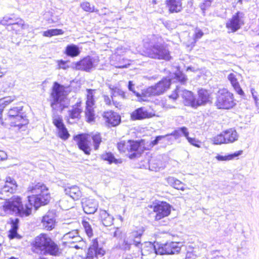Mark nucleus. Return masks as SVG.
<instances>
[{"mask_svg": "<svg viewBox=\"0 0 259 259\" xmlns=\"http://www.w3.org/2000/svg\"><path fill=\"white\" fill-rule=\"evenodd\" d=\"M28 191L34 194L27 197L28 204L24 205L20 197L14 196L6 201L0 207V214L4 216L15 214L22 217H27L31 214L32 206L37 209L41 205L48 204L50 200L49 190L43 183L32 184L28 188Z\"/></svg>", "mask_w": 259, "mask_h": 259, "instance_id": "1", "label": "nucleus"}, {"mask_svg": "<svg viewBox=\"0 0 259 259\" xmlns=\"http://www.w3.org/2000/svg\"><path fill=\"white\" fill-rule=\"evenodd\" d=\"M51 98V106L53 111V123L58 129L60 128L65 125L63 122L62 117L58 115L56 112L59 110L62 111L64 108L62 102L66 98L65 87L57 82H55L52 88Z\"/></svg>", "mask_w": 259, "mask_h": 259, "instance_id": "2", "label": "nucleus"}, {"mask_svg": "<svg viewBox=\"0 0 259 259\" xmlns=\"http://www.w3.org/2000/svg\"><path fill=\"white\" fill-rule=\"evenodd\" d=\"M31 245L32 251L41 255L57 256L60 253L58 245L47 234L41 233L35 237Z\"/></svg>", "mask_w": 259, "mask_h": 259, "instance_id": "3", "label": "nucleus"}, {"mask_svg": "<svg viewBox=\"0 0 259 259\" xmlns=\"http://www.w3.org/2000/svg\"><path fill=\"white\" fill-rule=\"evenodd\" d=\"M156 39V35H150L144 40V55L152 59L170 60L171 57L168 48L162 44H154Z\"/></svg>", "mask_w": 259, "mask_h": 259, "instance_id": "4", "label": "nucleus"}, {"mask_svg": "<svg viewBox=\"0 0 259 259\" xmlns=\"http://www.w3.org/2000/svg\"><path fill=\"white\" fill-rule=\"evenodd\" d=\"M117 148L120 152L126 153L131 159L140 157L144 152V147L137 141H121L118 143Z\"/></svg>", "mask_w": 259, "mask_h": 259, "instance_id": "5", "label": "nucleus"}, {"mask_svg": "<svg viewBox=\"0 0 259 259\" xmlns=\"http://www.w3.org/2000/svg\"><path fill=\"white\" fill-rule=\"evenodd\" d=\"M22 109V106L13 107L9 109L6 120L10 123L11 126H22L28 123Z\"/></svg>", "mask_w": 259, "mask_h": 259, "instance_id": "6", "label": "nucleus"}, {"mask_svg": "<svg viewBox=\"0 0 259 259\" xmlns=\"http://www.w3.org/2000/svg\"><path fill=\"white\" fill-rule=\"evenodd\" d=\"M215 104L219 109L232 108L235 105L233 94L226 89L220 90L218 93Z\"/></svg>", "mask_w": 259, "mask_h": 259, "instance_id": "7", "label": "nucleus"}, {"mask_svg": "<svg viewBox=\"0 0 259 259\" xmlns=\"http://www.w3.org/2000/svg\"><path fill=\"white\" fill-rule=\"evenodd\" d=\"M179 96H181L184 99V104L186 106H190L195 108L196 99L194 97L191 92L177 87L175 91L169 97L175 100Z\"/></svg>", "mask_w": 259, "mask_h": 259, "instance_id": "8", "label": "nucleus"}, {"mask_svg": "<svg viewBox=\"0 0 259 259\" xmlns=\"http://www.w3.org/2000/svg\"><path fill=\"white\" fill-rule=\"evenodd\" d=\"M170 80L169 78H164L156 85L147 89L145 94L147 96H158L164 93L169 88Z\"/></svg>", "mask_w": 259, "mask_h": 259, "instance_id": "9", "label": "nucleus"}, {"mask_svg": "<svg viewBox=\"0 0 259 259\" xmlns=\"http://www.w3.org/2000/svg\"><path fill=\"white\" fill-rule=\"evenodd\" d=\"M17 187L14 179L10 177L6 178L5 185L0 189V199L7 200L8 197L16 190Z\"/></svg>", "mask_w": 259, "mask_h": 259, "instance_id": "10", "label": "nucleus"}, {"mask_svg": "<svg viewBox=\"0 0 259 259\" xmlns=\"http://www.w3.org/2000/svg\"><path fill=\"white\" fill-rule=\"evenodd\" d=\"M98 64V59L88 56L75 64L77 70H81L90 72L95 68Z\"/></svg>", "mask_w": 259, "mask_h": 259, "instance_id": "11", "label": "nucleus"}, {"mask_svg": "<svg viewBox=\"0 0 259 259\" xmlns=\"http://www.w3.org/2000/svg\"><path fill=\"white\" fill-rule=\"evenodd\" d=\"M153 211L156 213L155 220L158 221L170 214L171 206L165 202H161L154 206Z\"/></svg>", "mask_w": 259, "mask_h": 259, "instance_id": "12", "label": "nucleus"}, {"mask_svg": "<svg viewBox=\"0 0 259 259\" xmlns=\"http://www.w3.org/2000/svg\"><path fill=\"white\" fill-rule=\"evenodd\" d=\"M181 250V247L179 246V243L171 242L163 245L161 247L155 250L156 254H173L179 253Z\"/></svg>", "mask_w": 259, "mask_h": 259, "instance_id": "13", "label": "nucleus"}, {"mask_svg": "<svg viewBox=\"0 0 259 259\" xmlns=\"http://www.w3.org/2000/svg\"><path fill=\"white\" fill-rule=\"evenodd\" d=\"M242 15V13L237 12L227 22L226 28L230 30L231 32H236L244 24Z\"/></svg>", "mask_w": 259, "mask_h": 259, "instance_id": "14", "label": "nucleus"}, {"mask_svg": "<svg viewBox=\"0 0 259 259\" xmlns=\"http://www.w3.org/2000/svg\"><path fill=\"white\" fill-rule=\"evenodd\" d=\"M74 140L77 142L78 148L83 151L87 155H90L91 148L90 146V141L88 139V136L86 135H78L76 136Z\"/></svg>", "mask_w": 259, "mask_h": 259, "instance_id": "15", "label": "nucleus"}, {"mask_svg": "<svg viewBox=\"0 0 259 259\" xmlns=\"http://www.w3.org/2000/svg\"><path fill=\"white\" fill-rule=\"evenodd\" d=\"M227 78L236 93L240 95H243L244 92L239 84V81L242 79V75L236 72H233L228 75Z\"/></svg>", "mask_w": 259, "mask_h": 259, "instance_id": "16", "label": "nucleus"}, {"mask_svg": "<svg viewBox=\"0 0 259 259\" xmlns=\"http://www.w3.org/2000/svg\"><path fill=\"white\" fill-rule=\"evenodd\" d=\"M81 203L84 212L87 214H93L98 209V203L95 199L83 198Z\"/></svg>", "mask_w": 259, "mask_h": 259, "instance_id": "17", "label": "nucleus"}, {"mask_svg": "<svg viewBox=\"0 0 259 259\" xmlns=\"http://www.w3.org/2000/svg\"><path fill=\"white\" fill-rule=\"evenodd\" d=\"M104 250L98 247V242L97 239L93 240L92 244L90 246L86 259H94V256H102L104 254Z\"/></svg>", "mask_w": 259, "mask_h": 259, "instance_id": "18", "label": "nucleus"}, {"mask_svg": "<svg viewBox=\"0 0 259 259\" xmlns=\"http://www.w3.org/2000/svg\"><path fill=\"white\" fill-rule=\"evenodd\" d=\"M152 112H149L145 107H140L134 110L131 114V118L133 120H141L152 117Z\"/></svg>", "mask_w": 259, "mask_h": 259, "instance_id": "19", "label": "nucleus"}, {"mask_svg": "<svg viewBox=\"0 0 259 259\" xmlns=\"http://www.w3.org/2000/svg\"><path fill=\"white\" fill-rule=\"evenodd\" d=\"M103 118L108 126H115L120 122V117L116 113L112 111L104 113Z\"/></svg>", "mask_w": 259, "mask_h": 259, "instance_id": "20", "label": "nucleus"}, {"mask_svg": "<svg viewBox=\"0 0 259 259\" xmlns=\"http://www.w3.org/2000/svg\"><path fill=\"white\" fill-rule=\"evenodd\" d=\"M63 238L67 243H74L82 241V238L79 235L77 230H73L66 233Z\"/></svg>", "mask_w": 259, "mask_h": 259, "instance_id": "21", "label": "nucleus"}, {"mask_svg": "<svg viewBox=\"0 0 259 259\" xmlns=\"http://www.w3.org/2000/svg\"><path fill=\"white\" fill-rule=\"evenodd\" d=\"M64 192L74 200H78L81 196V192L79 187L76 185L65 187Z\"/></svg>", "mask_w": 259, "mask_h": 259, "instance_id": "22", "label": "nucleus"}, {"mask_svg": "<svg viewBox=\"0 0 259 259\" xmlns=\"http://www.w3.org/2000/svg\"><path fill=\"white\" fill-rule=\"evenodd\" d=\"M165 4L171 13H178L182 10V0H166Z\"/></svg>", "mask_w": 259, "mask_h": 259, "instance_id": "23", "label": "nucleus"}, {"mask_svg": "<svg viewBox=\"0 0 259 259\" xmlns=\"http://www.w3.org/2000/svg\"><path fill=\"white\" fill-rule=\"evenodd\" d=\"M110 89L111 90V98L113 104L116 107H119L121 106V104L119 102H117L115 100V98L117 96H119L121 99H125V93L121 89L117 87H111L110 86Z\"/></svg>", "mask_w": 259, "mask_h": 259, "instance_id": "24", "label": "nucleus"}, {"mask_svg": "<svg viewBox=\"0 0 259 259\" xmlns=\"http://www.w3.org/2000/svg\"><path fill=\"white\" fill-rule=\"evenodd\" d=\"M42 226L47 230H52L55 225V220L54 215L49 213L43 217L41 220Z\"/></svg>", "mask_w": 259, "mask_h": 259, "instance_id": "25", "label": "nucleus"}, {"mask_svg": "<svg viewBox=\"0 0 259 259\" xmlns=\"http://www.w3.org/2000/svg\"><path fill=\"white\" fill-rule=\"evenodd\" d=\"M210 101V95L207 90L201 89L198 91V98L196 99L195 108Z\"/></svg>", "mask_w": 259, "mask_h": 259, "instance_id": "26", "label": "nucleus"}, {"mask_svg": "<svg viewBox=\"0 0 259 259\" xmlns=\"http://www.w3.org/2000/svg\"><path fill=\"white\" fill-rule=\"evenodd\" d=\"M226 144L233 143L238 139L239 135L234 128H230L224 132Z\"/></svg>", "mask_w": 259, "mask_h": 259, "instance_id": "27", "label": "nucleus"}, {"mask_svg": "<svg viewBox=\"0 0 259 259\" xmlns=\"http://www.w3.org/2000/svg\"><path fill=\"white\" fill-rule=\"evenodd\" d=\"M154 161L153 158H151L150 160L147 158L144 161L145 163L140 164V167L145 169L148 168L152 171H157L160 168V164L154 163Z\"/></svg>", "mask_w": 259, "mask_h": 259, "instance_id": "28", "label": "nucleus"}, {"mask_svg": "<svg viewBox=\"0 0 259 259\" xmlns=\"http://www.w3.org/2000/svg\"><path fill=\"white\" fill-rule=\"evenodd\" d=\"M100 219L105 226H110L113 224V218L106 211L100 210Z\"/></svg>", "mask_w": 259, "mask_h": 259, "instance_id": "29", "label": "nucleus"}, {"mask_svg": "<svg viewBox=\"0 0 259 259\" xmlns=\"http://www.w3.org/2000/svg\"><path fill=\"white\" fill-rule=\"evenodd\" d=\"M102 160L107 161L109 164L111 163H121L122 160L115 158L114 155L111 152H105L101 155Z\"/></svg>", "mask_w": 259, "mask_h": 259, "instance_id": "30", "label": "nucleus"}, {"mask_svg": "<svg viewBox=\"0 0 259 259\" xmlns=\"http://www.w3.org/2000/svg\"><path fill=\"white\" fill-rule=\"evenodd\" d=\"M167 182L170 186L174 188L184 191L185 190L184 184L180 180L176 179L174 177H169L167 178Z\"/></svg>", "mask_w": 259, "mask_h": 259, "instance_id": "31", "label": "nucleus"}, {"mask_svg": "<svg viewBox=\"0 0 259 259\" xmlns=\"http://www.w3.org/2000/svg\"><path fill=\"white\" fill-rule=\"evenodd\" d=\"M65 54L68 56L74 57L79 55L80 51L77 46L72 44L66 47Z\"/></svg>", "mask_w": 259, "mask_h": 259, "instance_id": "32", "label": "nucleus"}, {"mask_svg": "<svg viewBox=\"0 0 259 259\" xmlns=\"http://www.w3.org/2000/svg\"><path fill=\"white\" fill-rule=\"evenodd\" d=\"M242 153V151L240 150L235 152L233 154H229L226 156H222L220 155H218L215 158L219 161H229L230 160H232L234 158L240 155Z\"/></svg>", "mask_w": 259, "mask_h": 259, "instance_id": "33", "label": "nucleus"}, {"mask_svg": "<svg viewBox=\"0 0 259 259\" xmlns=\"http://www.w3.org/2000/svg\"><path fill=\"white\" fill-rule=\"evenodd\" d=\"M24 21L19 18H17L16 23H15V24H14L12 26H11L10 28H8V29H11V30L15 31L16 33H18L22 29H24Z\"/></svg>", "mask_w": 259, "mask_h": 259, "instance_id": "34", "label": "nucleus"}, {"mask_svg": "<svg viewBox=\"0 0 259 259\" xmlns=\"http://www.w3.org/2000/svg\"><path fill=\"white\" fill-rule=\"evenodd\" d=\"M183 132V135L186 138V139L188 140V142L192 145L199 148L200 146L199 145L198 143H199V141L195 139V138H192L189 137V132L188 131L187 128H182Z\"/></svg>", "mask_w": 259, "mask_h": 259, "instance_id": "35", "label": "nucleus"}, {"mask_svg": "<svg viewBox=\"0 0 259 259\" xmlns=\"http://www.w3.org/2000/svg\"><path fill=\"white\" fill-rule=\"evenodd\" d=\"M91 138L93 141V145L95 150H98L100 143L102 142L101 136L99 133H92L91 135Z\"/></svg>", "mask_w": 259, "mask_h": 259, "instance_id": "36", "label": "nucleus"}, {"mask_svg": "<svg viewBox=\"0 0 259 259\" xmlns=\"http://www.w3.org/2000/svg\"><path fill=\"white\" fill-rule=\"evenodd\" d=\"M80 7L81 9L87 12H95L97 13H98L99 10L96 9L95 8V6L94 5H91L89 2H83L80 3Z\"/></svg>", "mask_w": 259, "mask_h": 259, "instance_id": "37", "label": "nucleus"}, {"mask_svg": "<svg viewBox=\"0 0 259 259\" xmlns=\"http://www.w3.org/2000/svg\"><path fill=\"white\" fill-rule=\"evenodd\" d=\"M79 104H80V103H77V106H73L71 110L68 111L69 116L71 118L76 119L79 118L81 112V110L79 108Z\"/></svg>", "mask_w": 259, "mask_h": 259, "instance_id": "38", "label": "nucleus"}, {"mask_svg": "<svg viewBox=\"0 0 259 259\" xmlns=\"http://www.w3.org/2000/svg\"><path fill=\"white\" fill-rule=\"evenodd\" d=\"M86 106H94L95 104L94 94L95 90L92 89H87Z\"/></svg>", "mask_w": 259, "mask_h": 259, "instance_id": "39", "label": "nucleus"}, {"mask_svg": "<svg viewBox=\"0 0 259 259\" xmlns=\"http://www.w3.org/2000/svg\"><path fill=\"white\" fill-rule=\"evenodd\" d=\"M85 117L88 122H92L95 119V113L93 106H86Z\"/></svg>", "mask_w": 259, "mask_h": 259, "instance_id": "40", "label": "nucleus"}, {"mask_svg": "<svg viewBox=\"0 0 259 259\" xmlns=\"http://www.w3.org/2000/svg\"><path fill=\"white\" fill-rule=\"evenodd\" d=\"M14 100V98L12 97L5 98L0 100V119H2V112L5 107Z\"/></svg>", "mask_w": 259, "mask_h": 259, "instance_id": "41", "label": "nucleus"}, {"mask_svg": "<svg viewBox=\"0 0 259 259\" xmlns=\"http://www.w3.org/2000/svg\"><path fill=\"white\" fill-rule=\"evenodd\" d=\"M63 30L59 29H52L45 31L43 33V35L46 37H51L52 36L63 34Z\"/></svg>", "mask_w": 259, "mask_h": 259, "instance_id": "42", "label": "nucleus"}, {"mask_svg": "<svg viewBox=\"0 0 259 259\" xmlns=\"http://www.w3.org/2000/svg\"><path fill=\"white\" fill-rule=\"evenodd\" d=\"M225 138L224 134V132L219 135L213 137L211 139L213 144L215 145H220L222 144H226Z\"/></svg>", "mask_w": 259, "mask_h": 259, "instance_id": "43", "label": "nucleus"}, {"mask_svg": "<svg viewBox=\"0 0 259 259\" xmlns=\"http://www.w3.org/2000/svg\"><path fill=\"white\" fill-rule=\"evenodd\" d=\"M82 225L88 236L89 237H92L93 235V229L89 223L85 220H83L82 222Z\"/></svg>", "mask_w": 259, "mask_h": 259, "instance_id": "44", "label": "nucleus"}, {"mask_svg": "<svg viewBox=\"0 0 259 259\" xmlns=\"http://www.w3.org/2000/svg\"><path fill=\"white\" fill-rule=\"evenodd\" d=\"M58 135L61 139L64 140H67L70 136L65 125L58 128Z\"/></svg>", "mask_w": 259, "mask_h": 259, "instance_id": "45", "label": "nucleus"}, {"mask_svg": "<svg viewBox=\"0 0 259 259\" xmlns=\"http://www.w3.org/2000/svg\"><path fill=\"white\" fill-rule=\"evenodd\" d=\"M187 128L186 127L183 126L182 127H179L177 130H175L174 132H172L170 134L167 135L168 136H173L175 137V139H178L180 137H181L182 134L183 135V132L182 130V128Z\"/></svg>", "mask_w": 259, "mask_h": 259, "instance_id": "46", "label": "nucleus"}, {"mask_svg": "<svg viewBox=\"0 0 259 259\" xmlns=\"http://www.w3.org/2000/svg\"><path fill=\"white\" fill-rule=\"evenodd\" d=\"M58 69H66L69 68V66L67 65V61L63 60L58 61Z\"/></svg>", "mask_w": 259, "mask_h": 259, "instance_id": "47", "label": "nucleus"}, {"mask_svg": "<svg viewBox=\"0 0 259 259\" xmlns=\"http://www.w3.org/2000/svg\"><path fill=\"white\" fill-rule=\"evenodd\" d=\"M176 76L177 79L182 83H184L187 80L185 75L181 72H178L177 73Z\"/></svg>", "mask_w": 259, "mask_h": 259, "instance_id": "48", "label": "nucleus"}, {"mask_svg": "<svg viewBox=\"0 0 259 259\" xmlns=\"http://www.w3.org/2000/svg\"><path fill=\"white\" fill-rule=\"evenodd\" d=\"M14 16V15H12L11 16H5L4 17L3 20L1 21V23L3 25H8L9 22L12 20V18Z\"/></svg>", "mask_w": 259, "mask_h": 259, "instance_id": "49", "label": "nucleus"}, {"mask_svg": "<svg viewBox=\"0 0 259 259\" xmlns=\"http://www.w3.org/2000/svg\"><path fill=\"white\" fill-rule=\"evenodd\" d=\"M134 86H135V84L133 83L132 81H128V90L132 92L134 94H135L136 95V96L140 97V94L139 93L136 92L134 90Z\"/></svg>", "mask_w": 259, "mask_h": 259, "instance_id": "50", "label": "nucleus"}, {"mask_svg": "<svg viewBox=\"0 0 259 259\" xmlns=\"http://www.w3.org/2000/svg\"><path fill=\"white\" fill-rule=\"evenodd\" d=\"M19 220L16 219L15 220H12L11 222V230L17 231L18 229Z\"/></svg>", "mask_w": 259, "mask_h": 259, "instance_id": "51", "label": "nucleus"}, {"mask_svg": "<svg viewBox=\"0 0 259 259\" xmlns=\"http://www.w3.org/2000/svg\"><path fill=\"white\" fill-rule=\"evenodd\" d=\"M9 236L10 239H14L15 238H20L21 237L17 233V231L11 230L10 231Z\"/></svg>", "mask_w": 259, "mask_h": 259, "instance_id": "52", "label": "nucleus"}, {"mask_svg": "<svg viewBox=\"0 0 259 259\" xmlns=\"http://www.w3.org/2000/svg\"><path fill=\"white\" fill-rule=\"evenodd\" d=\"M210 5V1H206L204 3L201 4L200 6V7L201 10L203 11V13H204L205 10L206 9L207 7H209Z\"/></svg>", "mask_w": 259, "mask_h": 259, "instance_id": "53", "label": "nucleus"}, {"mask_svg": "<svg viewBox=\"0 0 259 259\" xmlns=\"http://www.w3.org/2000/svg\"><path fill=\"white\" fill-rule=\"evenodd\" d=\"M167 136H168V135L157 136L156 137L155 139L151 142V144L153 146L156 145L158 143L159 141H160L162 139H163L166 137H167Z\"/></svg>", "mask_w": 259, "mask_h": 259, "instance_id": "54", "label": "nucleus"}, {"mask_svg": "<svg viewBox=\"0 0 259 259\" xmlns=\"http://www.w3.org/2000/svg\"><path fill=\"white\" fill-rule=\"evenodd\" d=\"M7 158V154L4 151L0 150V161L5 160Z\"/></svg>", "mask_w": 259, "mask_h": 259, "instance_id": "55", "label": "nucleus"}, {"mask_svg": "<svg viewBox=\"0 0 259 259\" xmlns=\"http://www.w3.org/2000/svg\"><path fill=\"white\" fill-rule=\"evenodd\" d=\"M104 101L106 105H111V101L110 98L108 96L104 95Z\"/></svg>", "mask_w": 259, "mask_h": 259, "instance_id": "56", "label": "nucleus"}, {"mask_svg": "<svg viewBox=\"0 0 259 259\" xmlns=\"http://www.w3.org/2000/svg\"><path fill=\"white\" fill-rule=\"evenodd\" d=\"M131 244L127 241L124 240L123 244V248L124 249L128 250L130 248Z\"/></svg>", "mask_w": 259, "mask_h": 259, "instance_id": "57", "label": "nucleus"}, {"mask_svg": "<svg viewBox=\"0 0 259 259\" xmlns=\"http://www.w3.org/2000/svg\"><path fill=\"white\" fill-rule=\"evenodd\" d=\"M12 20H11L7 25L10 28L11 27V26H12V25H14V24H15V23H16L17 18H15V16H14L12 18Z\"/></svg>", "mask_w": 259, "mask_h": 259, "instance_id": "58", "label": "nucleus"}, {"mask_svg": "<svg viewBox=\"0 0 259 259\" xmlns=\"http://www.w3.org/2000/svg\"><path fill=\"white\" fill-rule=\"evenodd\" d=\"M203 35V33L201 31H198L195 34V37L197 39L201 38Z\"/></svg>", "mask_w": 259, "mask_h": 259, "instance_id": "59", "label": "nucleus"}, {"mask_svg": "<svg viewBox=\"0 0 259 259\" xmlns=\"http://www.w3.org/2000/svg\"><path fill=\"white\" fill-rule=\"evenodd\" d=\"M191 255V253H188L187 254V255H186V259H188L189 257H190V255Z\"/></svg>", "mask_w": 259, "mask_h": 259, "instance_id": "60", "label": "nucleus"}, {"mask_svg": "<svg viewBox=\"0 0 259 259\" xmlns=\"http://www.w3.org/2000/svg\"><path fill=\"white\" fill-rule=\"evenodd\" d=\"M114 237H117V230L115 231L113 235Z\"/></svg>", "mask_w": 259, "mask_h": 259, "instance_id": "61", "label": "nucleus"}, {"mask_svg": "<svg viewBox=\"0 0 259 259\" xmlns=\"http://www.w3.org/2000/svg\"><path fill=\"white\" fill-rule=\"evenodd\" d=\"M256 51H259V45H258L256 47ZM258 56H259V55H258Z\"/></svg>", "mask_w": 259, "mask_h": 259, "instance_id": "62", "label": "nucleus"}, {"mask_svg": "<svg viewBox=\"0 0 259 259\" xmlns=\"http://www.w3.org/2000/svg\"><path fill=\"white\" fill-rule=\"evenodd\" d=\"M74 247L75 248H79V247L78 245H75Z\"/></svg>", "mask_w": 259, "mask_h": 259, "instance_id": "63", "label": "nucleus"}, {"mask_svg": "<svg viewBox=\"0 0 259 259\" xmlns=\"http://www.w3.org/2000/svg\"><path fill=\"white\" fill-rule=\"evenodd\" d=\"M125 67V66H119V68H124Z\"/></svg>", "mask_w": 259, "mask_h": 259, "instance_id": "64", "label": "nucleus"}]
</instances>
